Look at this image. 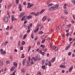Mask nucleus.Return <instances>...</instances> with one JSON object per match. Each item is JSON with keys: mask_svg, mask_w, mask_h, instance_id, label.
I'll list each match as a JSON object with an SVG mask.
<instances>
[{"mask_svg": "<svg viewBox=\"0 0 75 75\" xmlns=\"http://www.w3.org/2000/svg\"><path fill=\"white\" fill-rule=\"evenodd\" d=\"M37 59H38V57H35V58H34V61H37Z\"/></svg>", "mask_w": 75, "mask_h": 75, "instance_id": "26", "label": "nucleus"}, {"mask_svg": "<svg viewBox=\"0 0 75 75\" xmlns=\"http://www.w3.org/2000/svg\"><path fill=\"white\" fill-rule=\"evenodd\" d=\"M30 3H28V6H29V7H30Z\"/></svg>", "mask_w": 75, "mask_h": 75, "instance_id": "59", "label": "nucleus"}, {"mask_svg": "<svg viewBox=\"0 0 75 75\" xmlns=\"http://www.w3.org/2000/svg\"><path fill=\"white\" fill-rule=\"evenodd\" d=\"M11 7V4H9L8 5V10H9L10 9V8Z\"/></svg>", "mask_w": 75, "mask_h": 75, "instance_id": "16", "label": "nucleus"}, {"mask_svg": "<svg viewBox=\"0 0 75 75\" xmlns=\"http://www.w3.org/2000/svg\"><path fill=\"white\" fill-rule=\"evenodd\" d=\"M68 55L69 56H70L71 55V52H69L68 53Z\"/></svg>", "mask_w": 75, "mask_h": 75, "instance_id": "44", "label": "nucleus"}, {"mask_svg": "<svg viewBox=\"0 0 75 75\" xmlns=\"http://www.w3.org/2000/svg\"><path fill=\"white\" fill-rule=\"evenodd\" d=\"M72 40V38H70L69 39V41H71Z\"/></svg>", "mask_w": 75, "mask_h": 75, "instance_id": "54", "label": "nucleus"}, {"mask_svg": "<svg viewBox=\"0 0 75 75\" xmlns=\"http://www.w3.org/2000/svg\"><path fill=\"white\" fill-rule=\"evenodd\" d=\"M22 57H21V58H24L25 57L24 56V54H22Z\"/></svg>", "mask_w": 75, "mask_h": 75, "instance_id": "38", "label": "nucleus"}, {"mask_svg": "<svg viewBox=\"0 0 75 75\" xmlns=\"http://www.w3.org/2000/svg\"><path fill=\"white\" fill-rule=\"evenodd\" d=\"M73 47H75V42L73 44Z\"/></svg>", "mask_w": 75, "mask_h": 75, "instance_id": "64", "label": "nucleus"}, {"mask_svg": "<svg viewBox=\"0 0 75 75\" xmlns=\"http://www.w3.org/2000/svg\"><path fill=\"white\" fill-rule=\"evenodd\" d=\"M25 13H21L20 15V16H19L21 18L22 17H23V16L21 15L22 14L23 16H24V15H25Z\"/></svg>", "mask_w": 75, "mask_h": 75, "instance_id": "7", "label": "nucleus"}, {"mask_svg": "<svg viewBox=\"0 0 75 75\" xmlns=\"http://www.w3.org/2000/svg\"><path fill=\"white\" fill-rule=\"evenodd\" d=\"M42 69H45V66L43 65L42 66Z\"/></svg>", "mask_w": 75, "mask_h": 75, "instance_id": "34", "label": "nucleus"}, {"mask_svg": "<svg viewBox=\"0 0 75 75\" xmlns=\"http://www.w3.org/2000/svg\"><path fill=\"white\" fill-rule=\"evenodd\" d=\"M21 72H22L24 73L25 72V69H21Z\"/></svg>", "mask_w": 75, "mask_h": 75, "instance_id": "31", "label": "nucleus"}, {"mask_svg": "<svg viewBox=\"0 0 75 75\" xmlns=\"http://www.w3.org/2000/svg\"><path fill=\"white\" fill-rule=\"evenodd\" d=\"M68 12L67 10H65L64 11V13L65 14H68Z\"/></svg>", "mask_w": 75, "mask_h": 75, "instance_id": "29", "label": "nucleus"}, {"mask_svg": "<svg viewBox=\"0 0 75 75\" xmlns=\"http://www.w3.org/2000/svg\"><path fill=\"white\" fill-rule=\"evenodd\" d=\"M10 58L11 59V60H12L13 59V57L11 56H10Z\"/></svg>", "mask_w": 75, "mask_h": 75, "instance_id": "51", "label": "nucleus"}, {"mask_svg": "<svg viewBox=\"0 0 75 75\" xmlns=\"http://www.w3.org/2000/svg\"><path fill=\"white\" fill-rule=\"evenodd\" d=\"M45 62V60L43 59L42 60V65H44V63Z\"/></svg>", "mask_w": 75, "mask_h": 75, "instance_id": "25", "label": "nucleus"}, {"mask_svg": "<svg viewBox=\"0 0 75 75\" xmlns=\"http://www.w3.org/2000/svg\"><path fill=\"white\" fill-rule=\"evenodd\" d=\"M40 13V12H38L36 13H35V14H34V16H38V15H39V14Z\"/></svg>", "mask_w": 75, "mask_h": 75, "instance_id": "18", "label": "nucleus"}, {"mask_svg": "<svg viewBox=\"0 0 75 75\" xmlns=\"http://www.w3.org/2000/svg\"><path fill=\"white\" fill-rule=\"evenodd\" d=\"M39 30V28H37L36 29L34 30V33H36L37 32H38V31Z\"/></svg>", "mask_w": 75, "mask_h": 75, "instance_id": "8", "label": "nucleus"}, {"mask_svg": "<svg viewBox=\"0 0 75 75\" xmlns=\"http://www.w3.org/2000/svg\"><path fill=\"white\" fill-rule=\"evenodd\" d=\"M27 32L28 33H30V30L29 29L27 31Z\"/></svg>", "mask_w": 75, "mask_h": 75, "instance_id": "49", "label": "nucleus"}, {"mask_svg": "<svg viewBox=\"0 0 75 75\" xmlns=\"http://www.w3.org/2000/svg\"><path fill=\"white\" fill-rule=\"evenodd\" d=\"M11 20H12V21L13 22V21H15L16 20V18L14 17V16L13 15H12L11 16Z\"/></svg>", "mask_w": 75, "mask_h": 75, "instance_id": "4", "label": "nucleus"}, {"mask_svg": "<svg viewBox=\"0 0 75 75\" xmlns=\"http://www.w3.org/2000/svg\"><path fill=\"white\" fill-rule=\"evenodd\" d=\"M27 35L26 34H25L23 36V39H25V38H26V37H27Z\"/></svg>", "mask_w": 75, "mask_h": 75, "instance_id": "37", "label": "nucleus"}, {"mask_svg": "<svg viewBox=\"0 0 75 75\" xmlns=\"http://www.w3.org/2000/svg\"><path fill=\"white\" fill-rule=\"evenodd\" d=\"M28 52H29L30 51V50H31V46H29L28 47Z\"/></svg>", "mask_w": 75, "mask_h": 75, "instance_id": "21", "label": "nucleus"}, {"mask_svg": "<svg viewBox=\"0 0 75 75\" xmlns=\"http://www.w3.org/2000/svg\"><path fill=\"white\" fill-rule=\"evenodd\" d=\"M59 27H57L56 30H59Z\"/></svg>", "mask_w": 75, "mask_h": 75, "instance_id": "47", "label": "nucleus"}, {"mask_svg": "<svg viewBox=\"0 0 75 75\" xmlns=\"http://www.w3.org/2000/svg\"><path fill=\"white\" fill-rule=\"evenodd\" d=\"M18 8L19 9L20 11H21L22 10V6H21V5H19L18 6Z\"/></svg>", "mask_w": 75, "mask_h": 75, "instance_id": "3", "label": "nucleus"}, {"mask_svg": "<svg viewBox=\"0 0 75 75\" xmlns=\"http://www.w3.org/2000/svg\"><path fill=\"white\" fill-rule=\"evenodd\" d=\"M71 47V44H69L67 47L65 48V50H68L69 48V47Z\"/></svg>", "mask_w": 75, "mask_h": 75, "instance_id": "6", "label": "nucleus"}, {"mask_svg": "<svg viewBox=\"0 0 75 75\" xmlns=\"http://www.w3.org/2000/svg\"><path fill=\"white\" fill-rule=\"evenodd\" d=\"M25 16H24L22 18V19H21V20H22V21H23V20H24L25 19Z\"/></svg>", "mask_w": 75, "mask_h": 75, "instance_id": "32", "label": "nucleus"}, {"mask_svg": "<svg viewBox=\"0 0 75 75\" xmlns=\"http://www.w3.org/2000/svg\"><path fill=\"white\" fill-rule=\"evenodd\" d=\"M16 4H18V3H19V0H16Z\"/></svg>", "mask_w": 75, "mask_h": 75, "instance_id": "36", "label": "nucleus"}, {"mask_svg": "<svg viewBox=\"0 0 75 75\" xmlns=\"http://www.w3.org/2000/svg\"><path fill=\"white\" fill-rule=\"evenodd\" d=\"M30 61L29 60H27V64H29V63H30Z\"/></svg>", "mask_w": 75, "mask_h": 75, "instance_id": "56", "label": "nucleus"}, {"mask_svg": "<svg viewBox=\"0 0 75 75\" xmlns=\"http://www.w3.org/2000/svg\"><path fill=\"white\" fill-rule=\"evenodd\" d=\"M72 57H75V54H73L72 55Z\"/></svg>", "mask_w": 75, "mask_h": 75, "instance_id": "62", "label": "nucleus"}, {"mask_svg": "<svg viewBox=\"0 0 75 75\" xmlns=\"http://www.w3.org/2000/svg\"><path fill=\"white\" fill-rule=\"evenodd\" d=\"M1 54H3V55H4V54H6V51H3L2 52H1Z\"/></svg>", "mask_w": 75, "mask_h": 75, "instance_id": "19", "label": "nucleus"}, {"mask_svg": "<svg viewBox=\"0 0 75 75\" xmlns=\"http://www.w3.org/2000/svg\"><path fill=\"white\" fill-rule=\"evenodd\" d=\"M72 2L73 3L75 4V0H73L72 1Z\"/></svg>", "mask_w": 75, "mask_h": 75, "instance_id": "48", "label": "nucleus"}, {"mask_svg": "<svg viewBox=\"0 0 75 75\" xmlns=\"http://www.w3.org/2000/svg\"><path fill=\"white\" fill-rule=\"evenodd\" d=\"M13 65L14 66H15V67H16L17 66V63H16V62H13Z\"/></svg>", "mask_w": 75, "mask_h": 75, "instance_id": "17", "label": "nucleus"}, {"mask_svg": "<svg viewBox=\"0 0 75 75\" xmlns=\"http://www.w3.org/2000/svg\"><path fill=\"white\" fill-rule=\"evenodd\" d=\"M8 17L7 16L5 17L4 18V21L5 23H7L8 21Z\"/></svg>", "mask_w": 75, "mask_h": 75, "instance_id": "2", "label": "nucleus"}, {"mask_svg": "<svg viewBox=\"0 0 75 75\" xmlns=\"http://www.w3.org/2000/svg\"><path fill=\"white\" fill-rule=\"evenodd\" d=\"M2 46H4V45H5L4 44V43H2Z\"/></svg>", "mask_w": 75, "mask_h": 75, "instance_id": "61", "label": "nucleus"}, {"mask_svg": "<svg viewBox=\"0 0 75 75\" xmlns=\"http://www.w3.org/2000/svg\"><path fill=\"white\" fill-rule=\"evenodd\" d=\"M6 64H9V60H7V61H6Z\"/></svg>", "mask_w": 75, "mask_h": 75, "instance_id": "52", "label": "nucleus"}, {"mask_svg": "<svg viewBox=\"0 0 75 75\" xmlns=\"http://www.w3.org/2000/svg\"><path fill=\"white\" fill-rule=\"evenodd\" d=\"M40 44V42H37V45H39Z\"/></svg>", "mask_w": 75, "mask_h": 75, "instance_id": "58", "label": "nucleus"}, {"mask_svg": "<svg viewBox=\"0 0 75 75\" xmlns=\"http://www.w3.org/2000/svg\"><path fill=\"white\" fill-rule=\"evenodd\" d=\"M55 59H56L55 57H54L52 58L51 61V62H52V63H53L54 62V61H55Z\"/></svg>", "mask_w": 75, "mask_h": 75, "instance_id": "11", "label": "nucleus"}, {"mask_svg": "<svg viewBox=\"0 0 75 75\" xmlns=\"http://www.w3.org/2000/svg\"><path fill=\"white\" fill-rule=\"evenodd\" d=\"M34 5V4H30V6H28L27 7V8H31V7H33V6Z\"/></svg>", "mask_w": 75, "mask_h": 75, "instance_id": "14", "label": "nucleus"}, {"mask_svg": "<svg viewBox=\"0 0 75 75\" xmlns=\"http://www.w3.org/2000/svg\"><path fill=\"white\" fill-rule=\"evenodd\" d=\"M73 17L74 20H75V15H73Z\"/></svg>", "mask_w": 75, "mask_h": 75, "instance_id": "57", "label": "nucleus"}, {"mask_svg": "<svg viewBox=\"0 0 75 75\" xmlns=\"http://www.w3.org/2000/svg\"><path fill=\"white\" fill-rule=\"evenodd\" d=\"M60 68H66V66L64 65H60L59 66Z\"/></svg>", "mask_w": 75, "mask_h": 75, "instance_id": "9", "label": "nucleus"}, {"mask_svg": "<svg viewBox=\"0 0 75 75\" xmlns=\"http://www.w3.org/2000/svg\"><path fill=\"white\" fill-rule=\"evenodd\" d=\"M26 4V2H23V5H24V6H25V5Z\"/></svg>", "mask_w": 75, "mask_h": 75, "instance_id": "60", "label": "nucleus"}, {"mask_svg": "<svg viewBox=\"0 0 75 75\" xmlns=\"http://www.w3.org/2000/svg\"><path fill=\"white\" fill-rule=\"evenodd\" d=\"M25 44V41H22V45H24Z\"/></svg>", "mask_w": 75, "mask_h": 75, "instance_id": "23", "label": "nucleus"}, {"mask_svg": "<svg viewBox=\"0 0 75 75\" xmlns=\"http://www.w3.org/2000/svg\"><path fill=\"white\" fill-rule=\"evenodd\" d=\"M30 14H32V15H34V14H35V12H31L30 13Z\"/></svg>", "mask_w": 75, "mask_h": 75, "instance_id": "40", "label": "nucleus"}, {"mask_svg": "<svg viewBox=\"0 0 75 75\" xmlns=\"http://www.w3.org/2000/svg\"><path fill=\"white\" fill-rule=\"evenodd\" d=\"M3 64V61L2 60H1L0 61V66L2 65V64Z\"/></svg>", "mask_w": 75, "mask_h": 75, "instance_id": "20", "label": "nucleus"}, {"mask_svg": "<svg viewBox=\"0 0 75 75\" xmlns=\"http://www.w3.org/2000/svg\"><path fill=\"white\" fill-rule=\"evenodd\" d=\"M31 64L32 65L34 64V62H33V59H31Z\"/></svg>", "mask_w": 75, "mask_h": 75, "instance_id": "35", "label": "nucleus"}, {"mask_svg": "<svg viewBox=\"0 0 75 75\" xmlns=\"http://www.w3.org/2000/svg\"><path fill=\"white\" fill-rule=\"evenodd\" d=\"M30 36H31V37L33 39L34 38V36H33V34H31Z\"/></svg>", "mask_w": 75, "mask_h": 75, "instance_id": "39", "label": "nucleus"}, {"mask_svg": "<svg viewBox=\"0 0 75 75\" xmlns=\"http://www.w3.org/2000/svg\"><path fill=\"white\" fill-rule=\"evenodd\" d=\"M45 11V10L44 9H42L40 12V14H42L43 13V12Z\"/></svg>", "mask_w": 75, "mask_h": 75, "instance_id": "22", "label": "nucleus"}, {"mask_svg": "<svg viewBox=\"0 0 75 75\" xmlns=\"http://www.w3.org/2000/svg\"><path fill=\"white\" fill-rule=\"evenodd\" d=\"M21 50H23V47H20Z\"/></svg>", "mask_w": 75, "mask_h": 75, "instance_id": "53", "label": "nucleus"}, {"mask_svg": "<svg viewBox=\"0 0 75 75\" xmlns=\"http://www.w3.org/2000/svg\"><path fill=\"white\" fill-rule=\"evenodd\" d=\"M58 6H59V5L58 4H57L55 6V7L54 6H52L49 8L48 10L49 11H50L55 10L58 7Z\"/></svg>", "mask_w": 75, "mask_h": 75, "instance_id": "1", "label": "nucleus"}, {"mask_svg": "<svg viewBox=\"0 0 75 75\" xmlns=\"http://www.w3.org/2000/svg\"><path fill=\"white\" fill-rule=\"evenodd\" d=\"M41 27V24H39L37 26V28H39V27Z\"/></svg>", "mask_w": 75, "mask_h": 75, "instance_id": "33", "label": "nucleus"}, {"mask_svg": "<svg viewBox=\"0 0 75 75\" xmlns=\"http://www.w3.org/2000/svg\"><path fill=\"white\" fill-rule=\"evenodd\" d=\"M39 53H40V54H41L42 53V50H39L38 51Z\"/></svg>", "mask_w": 75, "mask_h": 75, "instance_id": "45", "label": "nucleus"}, {"mask_svg": "<svg viewBox=\"0 0 75 75\" xmlns=\"http://www.w3.org/2000/svg\"><path fill=\"white\" fill-rule=\"evenodd\" d=\"M26 61V59H24L23 60V65H24V64H25V62Z\"/></svg>", "mask_w": 75, "mask_h": 75, "instance_id": "13", "label": "nucleus"}, {"mask_svg": "<svg viewBox=\"0 0 75 75\" xmlns=\"http://www.w3.org/2000/svg\"><path fill=\"white\" fill-rule=\"evenodd\" d=\"M69 33H67L66 36L67 37H68V36H69Z\"/></svg>", "mask_w": 75, "mask_h": 75, "instance_id": "46", "label": "nucleus"}, {"mask_svg": "<svg viewBox=\"0 0 75 75\" xmlns=\"http://www.w3.org/2000/svg\"><path fill=\"white\" fill-rule=\"evenodd\" d=\"M32 18V16L29 15L27 17H26V18L27 19H31V18Z\"/></svg>", "mask_w": 75, "mask_h": 75, "instance_id": "10", "label": "nucleus"}, {"mask_svg": "<svg viewBox=\"0 0 75 75\" xmlns=\"http://www.w3.org/2000/svg\"><path fill=\"white\" fill-rule=\"evenodd\" d=\"M47 5L48 6H49V7H50L51 6H52V5H53V4H50L49 3H47Z\"/></svg>", "mask_w": 75, "mask_h": 75, "instance_id": "12", "label": "nucleus"}, {"mask_svg": "<svg viewBox=\"0 0 75 75\" xmlns=\"http://www.w3.org/2000/svg\"><path fill=\"white\" fill-rule=\"evenodd\" d=\"M45 41V40H43L42 41L41 43H44Z\"/></svg>", "mask_w": 75, "mask_h": 75, "instance_id": "42", "label": "nucleus"}, {"mask_svg": "<svg viewBox=\"0 0 75 75\" xmlns=\"http://www.w3.org/2000/svg\"><path fill=\"white\" fill-rule=\"evenodd\" d=\"M41 47H42V48H45V45H43L42 44H41L40 45Z\"/></svg>", "mask_w": 75, "mask_h": 75, "instance_id": "27", "label": "nucleus"}, {"mask_svg": "<svg viewBox=\"0 0 75 75\" xmlns=\"http://www.w3.org/2000/svg\"><path fill=\"white\" fill-rule=\"evenodd\" d=\"M9 26H8L7 28H6V30H8V29H9Z\"/></svg>", "mask_w": 75, "mask_h": 75, "instance_id": "50", "label": "nucleus"}, {"mask_svg": "<svg viewBox=\"0 0 75 75\" xmlns=\"http://www.w3.org/2000/svg\"><path fill=\"white\" fill-rule=\"evenodd\" d=\"M46 20V17H44L42 19V21H45Z\"/></svg>", "mask_w": 75, "mask_h": 75, "instance_id": "30", "label": "nucleus"}, {"mask_svg": "<svg viewBox=\"0 0 75 75\" xmlns=\"http://www.w3.org/2000/svg\"><path fill=\"white\" fill-rule=\"evenodd\" d=\"M52 65V64H51V62H49V67H51Z\"/></svg>", "mask_w": 75, "mask_h": 75, "instance_id": "28", "label": "nucleus"}, {"mask_svg": "<svg viewBox=\"0 0 75 75\" xmlns=\"http://www.w3.org/2000/svg\"><path fill=\"white\" fill-rule=\"evenodd\" d=\"M44 29V26H41L40 28V30H42V29Z\"/></svg>", "mask_w": 75, "mask_h": 75, "instance_id": "41", "label": "nucleus"}, {"mask_svg": "<svg viewBox=\"0 0 75 75\" xmlns=\"http://www.w3.org/2000/svg\"><path fill=\"white\" fill-rule=\"evenodd\" d=\"M14 68H15V67H12L11 69V71H14Z\"/></svg>", "mask_w": 75, "mask_h": 75, "instance_id": "15", "label": "nucleus"}, {"mask_svg": "<svg viewBox=\"0 0 75 75\" xmlns=\"http://www.w3.org/2000/svg\"><path fill=\"white\" fill-rule=\"evenodd\" d=\"M39 75H42V74H41V72H39Z\"/></svg>", "mask_w": 75, "mask_h": 75, "instance_id": "63", "label": "nucleus"}, {"mask_svg": "<svg viewBox=\"0 0 75 75\" xmlns=\"http://www.w3.org/2000/svg\"><path fill=\"white\" fill-rule=\"evenodd\" d=\"M73 66H72L70 68H69V72H71L72 71V69H73Z\"/></svg>", "mask_w": 75, "mask_h": 75, "instance_id": "5", "label": "nucleus"}, {"mask_svg": "<svg viewBox=\"0 0 75 75\" xmlns=\"http://www.w3.org/2000/svg\"><path fill=\"white\" fill-rule=\"evenodd\" d=\"M72 33H73V31H72L69 34L70 36H71V35H72Z\"/></svg>", "mask_w": 75, "mask_h": 75, "instance_id": "55", "label": "nucleus"}, {"mask_svg": "<svg viewBox=\"0 0 75 75\" xmlns=\"http://www.w3.org/2000/svg\"><path fill=\"white\" fill-rule=\"evenodd\" d=\"M44 33V32L42 31H40V32H38L39 34H42Z\"/></svg>", "mask_w": 75, "mask_h": 75, "instance_id": "24", "label": "nucleus"}, {"mask_svg": "<svg viewBox=\"0 0 75 75\" xmlns=\"http://www.w3.org/2000/svg\"><path fill=\"white\" fill-rule=\"evenodd\" d=\"M8 43V42L6 41L5 43H4V44H5V45L6 46L7 45V44Z\"/></svg>", "mask_w": 75, "mask_h": 75, "instance_id": "43", "label": "nucleus"}]
</instances>
